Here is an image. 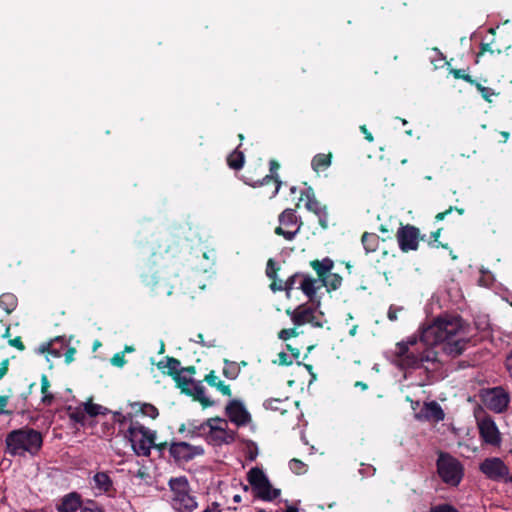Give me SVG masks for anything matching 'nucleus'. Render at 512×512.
<instances>
[{"mask_svg": "<svg viewBox=\"0 0 512 512\" xmlns=\"http://www.w3.org/2000/svg\"><path fill=\"white\" fill-rule=\"evenodd\" d=\"M462 328L460 317H439L432 324L423 328L419 340L410 337L406 342L396 344L395 356L401 368H420L424 363L438 362L436 346L442 351L457 357L463 353L468 340L457 337Z\"/></svg>", "mask_w": 512, "mask_h": 512, "instance_id": "f257e3e1", "label": "nucleus"}, {"mask_svg": "<svg viewBox=\"0 0 512 512\" xmlns=\"http://www.w3.org/2000/svg\"><path fill=\"white\" fill-rule=\"evenodd\" d=\"M181 249L178 244L164 241L158 245L156 251H153L150 257L139 268V277L142 283L150 289L155 295L170 296L173 293V285L163 280L158 271L154 268L159 265L167 267L175 262L179 257Z\"/></svg>", "mask_w": 512, "mask_h": 512, "instance_id": "f03ea898", "label": "nucleus"}, {"mask_svg": "<svg viewBox=\"0 0 512 512\" xmlns=\"http://www.w3.org/2000/svg\"><path fill=\"white\" fill-rule=\"evenodd\" d=\"M166 362L161 360L157 363L158 369L162 370L167 368L166 374L171 376L176 383V387L181 390V393L186 394L193 398V400L201 403L203 408L210 407L214 404L209 398L205 396V388L202 381H195L192 378H187L181 375V362L180 360L166 356Z\"/></svg>", "mask_w": 512, "mask_h": 512, "instance_id": "7ed1b4c3", "label": "nucleus"}, {"mask_svg": "<svg viewBox=\"0 0 512 512\" xmlns=\"http://www.w3.org/2000/svg\"><path fill=\"white\" fill-rule=\"evenodd\" d=\"M5 453L10 456H36L42 448V434L28 426L10 431L5 438Z\"/></svg>", "mask_w": 512, "mask_h": 512, "instance_id": "20e7f679", "label": "nucleus"}, {"mask_svg": "<svg viewBox=\"0 0 512 512\" xmlns=\"http://www.w3.org/2000/svg\"><path fill=\"white\" fill-rule=\"evenodd\" d=\"M436 467L440 479L451 487H457L464 477L462 463L449 453H439Z\"/></svg>", "mask_w": 512, "mask_h": 512, "instance_id": "39448f33", "label": "nucleus"}, {"mask_svg": "<svg viewBox=\"0 0 512 512\" xmlns=\"http://www.w3.org/2000/svg\"><path fill=\"white\" fill-rule=\"evenodd\" d=\"M479 471L490 481L512 483V473H510L509 467L499 457L485 458L479 464Z\"/></svg>", "mask_w": 512, "mask_h": 512, "instance_id": "423d86ee", "label": "nucleus"}, {"mask_svg": "<svg viewBox=\"0 0 512 512\" xmlns=\"http://www.w3.org/2000/svg\"><path fill=\"white\" fill-rule=\"evenodd\" d=\"M481 402L495 413H503L510 403V394L502 386L483 388L479 392Z\"/></svg>", "mask_w": 512, "mask_h": 512, "instance_id": "0eeeda50", "label": "nucleus"}, {"mask_svg": "<svg viewBox=\"0 0 512 512\" xmlns=\"http://www.w3.org/2000/svg\"><path fill=\"white\" fill-rule=\"evenodd\" d=\"M279 226L274 230V233L278 236H282L287 241H292L299 233L302 221L297 217L296 210L292 208L285 209L280 213Z\"/></svg>", "mask_w": 512, "mask_h": 512, "instance_id": "6e6552de", "label": "nucleus"}, {"mask_svg": "<svg viewBox=\"0 0 512 512\" xmlns=\"http://www.w3.org/2000/svg\"><path fill=\"white\" fill-rule=\"evenodd\" d=\"M224 421L220 417L210 418L198 426H193L192 433L205 436L207 442L213 446L221 447L224 443V428L219 423Z\"/></svg>", "mask_w": 512, "mask_h": 512, "instance_id": "1a4fd4ad", "label": "nucleus"}, {"mask_svg": "<svg viewBox=\"0 0 512 512\" xmlns=\"http://www.w3.org/2000/svg\"><path fill=\"white\" fill-rule=\"evenodd\" d=\"M396 238L401 251L405 253L416 251L419 247V241L426 240V236L420 234L419 228L411 224H401L396 233Z\"/></svg>", "mask_w": 512, "mask_h": 512, "instance_id": "9d476101", "label": "nucleus"}, {"mask_svg": "<svg viewBox=\"0 0 512 512\" xmlns=\"http://www.w3.org/2000/svg\"><path fill=\"white\" fill-rule=\"evenodd\" d=\"M479 435L483 443L491 446H500L501 434L491 416L485 415L477 419Z\"/></svg>", "mask_w": 512, "mask_h": 512, "instance_id": "9b49d317", "label": "nucleus"}, {"mask_svg": "<svg viewBox=\"0 0 512 512\" xmlns=\"http://www.w3.org/2000/svg\"><path fill=\"white\" fill-rule=\"evenodd\" d=\"M315 310L316 309L312 306L301 304L294 310L288 308L286 310V314L291 317V320L296 327H300L309 323L313 327L322 328L323 324L315 317Z\"/></svg>", "mask_w": 512, "mask_h": 512, "instance_id": "f8f14e48", "label": "nucleus"}, {"mask_svg": "<svg viewBox=\"0 0 512 512\" xmlns=\"http://www.w3.org/2000/svg\"><path fill=\"white\" fill-rule=\"evenodd\" d=\"M226 417L237 427L248 425L252 421L251 414L240 400H231L226 404Z\"/></svg>", "mask_w": 512, "mask_h": 512, "instance_id": "ddd939ff", "label": "nucleus"}, {"mask_svg": "<svg viewBox=\"0 0 512 512\" xmlns=\"http://www.w3.org/2000/svg\"><path fill=\"white\" fill-rule=\"evenodd\" d=\"M279 168H280L279 162L275 159H271L269 161L270 174H266L262 179H257V180H254L251 177H243V181L247 185H250L252 187L263 186V185L269 184L270 182H274L275 189L272 193V196H275L278 194L280 187L282 185V181L279 179V176L277 173Z\"/></svg>", "mask_w": 512, "mask_h": 512, "instance_id": "4468645a", "label": "nucleus"}, {"mask_svg": "<svg viewBox=\"0 0 512 512\" xmlns=\"http://www.w3.org/2000/svg\"><path fill=\"white\" fill-rule=\"evenodd\" d=\"M126 439L131 443L132 450L137 456L149 457L152 444L156 440V431L151 430V434L143 433Z\"/></svg>", "mask_w": 512, "mask_h": 512, "instance_id": "2eb2a0df", "label": "nucleus"}, {"mask_svg": "<svg viewBox=\"0 0 512 512\" xmlns=\"http://www.w3.org/2000/svg\"><path fill=\"white\" fill-rule=\"evenodd\" d=\"M302 195H304L306 198V209L318 217L321 227L327 228L328 214L326 206L322 205L320 201L317 200L312 188H308L305 192L302 193Z\"/></svg>", "mask_w": 512, "mask_h": 512, "instance_id": "dca6fc26", "label": "nucleus"}, {"mask_svg": "<svg viewBox=\"0 0 512 512\" xmlns=\"http://www.w3.org/2000/svg\"><path fill=\"white\" fill-rule=\"evenodd\" d=\"M170 456L175 462H188L196 455V448L186 442L172 443L169 447Z\"/></svg>", "mask_w": 512, "mask_h": 512, "instance_id": "f3484780", "label": "nucleus"}, {"mask_svg": "<svg viewBox=\"0 0 512 512\" xmlns=\"http://www.w3.org/2000/svg\"><path fill=\"white\" fill-rule=\"evenodd\" d=\"M93 488L97 489L101 494L113 497L116 493L112 478L108 472L99 471L92 478Z\"/></svg>", "mask_w": 512, "mask_h": 512, "instance_id": "a211bd4d", "label": "nucleus"}, {"mask_svg": "<svg viewBox=\"0 0 512 512\" xmlns=\"http://www.w3.org/2000/svg\"><path fill=\"white\" fill-rule=\"evenodd\" d=\"M83 504L82 497L78 492H70L64 495L56 505L58 512H76Z\"/></svg>", "mask_w": 512, "mask_h": 512, "instance_id": "6ab92c4d", "label": "nucleus"}, {"mask_svg": "<svg viewBox=\"0 0 512 512\" xmlns=\"http://www.w3.org/2000/svg\"><path fill=\"white\" fill-rule=\"evenodd\" d=\"M322 281L318 278H314L309 274L303 273L302 279L299 281V286L297 289L301 290L310 301H313L316 293L319 289H321Z\"/></svg>", "mask_w": 512, "mask_h": 512, "instance_id": "aec40b11", "label": "nucleus"}, {"mask_svg": "<svg viewBox=\"0 0 512 512\" xmlns=\"http://www.w3.org/2000/svg\"><path fill=\"white\" fill-rule=\"evenodd\" d=\"M256 497L264 501H273L280 496L281 490L273 488L269 479L253 490Z\"/></svg>", "mask_w": 512, "mask_h": 512, "instance_id": "412c9836", "label": "nucleus"}, {"mask_svg": "<svg viewBox=\"0 0 512 512\" xmlns=\"http://www.w3.org/2000/svg\"><path fill=\"white\" fill-rule=\"evenodd\" d=\"M130 407L133 410L134 416H144L149 417L151 419H156L159 416V410L156 406L150 403H142V402H131L129 403Z\"/></svg>", "mask_w": 512, "mask_h": 512, "instance_id": "4be33fe9", "label": "nucleus"}, {"mask_svg": "<svg viewBox=\"0 0 512 512\" xmlns=\"http://www.w3.org/2000/svg\"><path fill=\"white\" fill-rule=\"evenodd\" d=\"M310 266L316 272V274L318 276L317 278L319 280L323 281L326 278V276H328V274L333 269L334 262L329 257H326L322 260H318V259L312 260L310 262Z\"/></svg>", "mask_w": 512, "mask_h": 512, "instance_id": "5701e85b", "label": "nucleus"}, {"mask_svg": "<svg viewBox=\"0 0 512 512\" xmlns=\"http://www.w3.org/2000/svg\"><path fill=\"white\" fill-rule=\"evenodd\" d=\"M422 411L428 420L440 422L445 418L443 409L436 401L425 403Z\"/></svg>", "mask_w": 512, "mask_h": 512, "instance_id": "b1692460", "label": "nucleus"}, {"mask_svg": "<svg viewBox=\"0 0 512 512\" xmlns=\"http://www.w3.org/2000/svg\"><path fill=\"white\" fill-rule=\"evenodd\" d=\"M172 502L173 506L178 510L192 511L197 506L195 498L188 491L179 496H173Z\"/></svg>", "mask_w": 512, "mask_h": 512, "instance_id": "393cba45", "label": "nucleus"}, {"mask_svg": "<svg viewBox=\"0 0 512 512\" xmlns=\"http://www.w3.org/2000/svg\"><path fill=\"white\" fill-rule=\"evenodd\" d=\"M333 154L331 152L328 153H318L311 160L312 169L319 173L328 169L332 163Z\"/></svg>", "mask_w": 512, "mask_h": 512, "instance_id": "a878e982", "label": "nucleus"}, {"mask_svg": "<svg viewBox=\"0 0 512 512\" xmlns=\"http://www.w3.org/2000/svg\"><path fill=\"white\" fill-rule=\"evenodd\" d=\"M18 306V298L10 292H5L0 295V308L10 315Z\"/></svg>", "mask_w": 512, "mask_h": 512, "instance_id": "bb28decb", "label": "nucleus"}, {"mask_svg": "<svg viewBox=\"0 0 512 512\" xmlns=\"http://www.w3.org/2000/svg\"><path fill=\"white\" fill-rule=\"evenodd\" d=\"M380 238L375 233L364 232L361 237V242L366 253L375 252L378 249Z\"/></svg>", "mask_w": 512, "mask_h": 512, "instance_id": "cd10ccee", "label": "nucleus"}, {"mask_svg": "<svg viewBox=\"0 0 512 512\" xmlns=\"http://www.w3.org/2000/svg\"><path fill=\"white\" fill-rule=\"evenodd\" d=\"M245 162V156L242 151L239 150V148H236L232 153L226 157V163L227 165L234 170H239L243 167Z\"/></svg>", "mask_w": 512, "mask_h": 512, "instance_id": "c85d7f7f", "label": "nucleus"}, {"mask_svg": "<svg viewBox=\"0 0 512 512\" xmlns=\"http://www.w3.org/2000/svg\"><path fill=\"white\" fill-rule=\"evenodd\" d=\"M247 479H248L249 484L252 487V490H254L259 485H261L262 483H264L265 481L268 480V478L264 474V472L258 467H254V468L250 469V471L248 472V475H247Z\"/></svg>", "mask_w": 512, "mask_h": 512, "instance_id": "c756f323", "label": "nucleus"}, {"mask_svg": "<svg viewBox=\"0 0 512 512\" xmlns=\"http://www.w3.org/2000/svg\"><path fill=\"white\" fill-rule=\"evenodd\" d=\"M134 417H131L130 425L125 433V438L135 437L139 436L143 433H149L151 434V429L145 427L140 422L133 419Z\"/></svg>", "mask_w": 512, "mask_h": 512, "instance_id": "7c9ffc66", "label": "nucleus"}, {"mask_svg": "<svg viewBox=\"0 0 512 512\" xmlns=\"http://www.w3.org/2000/svg\"><path fill=\"white\" fill-rule=\"evenodd\" d=\"M287 402L288 398L286 400L270 398L264 401L263 406L267 410L277 411L280 412L281 414H285L287 412Z\"/></svg>", "mask_w": 512, "mask_h": 512, "instance_id": "2f4dec72", "label": "nucleus"}, {"mask_svg": "<svg viewBox=\"0 0 512 512\" xmlns=\"http://www.w3.org/2000/svg\"><path fill=\"white\" fill-rule=\"evenodd\" d=\"M50 387V381L48 379V376L46 374H42L41 376V393L42 396V403L46 406H50L54 401V395L49 392Z\"/></svg>", "mask_w": 512, "mask_h": 512, "instance_id": "473e14b6", "label": "nucleus"}, {"mask_svg": "<svg viewBox=\"0 0 512 512\" xmlns=\"http://www.w3.org/2000/svg\"><path fill=\"white\" fill-rule=\"evenodd\" d=\"M342 280L339 274L330 272L322 281V286L326 287L328 292H331L340 288Z\"/></svg>", "mask_w": 512, "mask_h": 512, "instance_id": "72a5a7b5", "label": "nucleus"}, {"mask_svg": "<svg viewBox=\"0 0 512 512\" xmlns=\"http://www.w3.org/2000/svg\"><path fill=\"white\" fill-rule=\"evenodd\" d=\"M169 484L174 496H179L189 490L188 481L184 477L171 479Z\"/></svg>", "mask_w": 512, "mask_h": 512, "instance_id": "f704fd0d", "label": "nucleus"}, {"mask_svg": "<svg viewBox=\"0 0 512 512\" xmlns=\"http://www.w3.org/2000/svg\"><path fill=\"white\" fill-rule=\"evenodd\" d=\"M67 414L73 422L81 425L85 423L86 413L84 408L69 406L67 408Z\"/></svg>", "mask_w": 512, "mask_h": 512, "instance_id": "c9c22d12", "label": "nucleus"}, {"mask_svg": "<svg viewBox=\"0 0 512 512\" xmlns=\"http://www.w3.org/2000/svg\"><path fill=\"white\" fill-rule=\"evenodd\" d=\"M84 409H85V413L87 415H89L90 417H96L101 414L105 415L108 411L107 408H105L99 404L92 403V402L84 403Z\"/></svg>", "mask_w": 512, "mask_h": 512, "instance_id": "e433bc0d", "label": "nucleus"}, {"mask_svg": "<svg viewBox=\"0 0 512 512\" xmlns=\"http://www.w3.org/2000/svg\"><path fill=\"white\" fill-rule=\"evenodd\" d=\"M449 73L453 75L455 79H461L470 85H475L477 80L473 79L472 76L465 69L449 68Z\"/></svg>", "mask_w": 512, "mask_h": 512, "instance_id": "4c0bfd02", "label": "nucleus"}, {"mask_svg": "<svg viewBox=\"0 0 512 512\" xmlns=\"http://www.w3.org/2000/svg\"><path fill=\"white\" fill-rule=\"evenodd\" d=\"M214 371H210L207 375L204 376L203 381H205L211 387H216L221 393L224 394V381L218 380Z\"/></svg>", "mask_w": 512, "mask_h": 512, "instance_id": "58836bf2", "label": "nucleus"}, {"mask_svg": "<svg viewBox=\"0 0 512 512\" xmlns=\"http://www.w3.org/2000/svg\"><path fill=\"white\" fill-rule=\"evenodd\" d=\"M290 470L296 475H302L307 472L308 466L300 459L293 458L289 461Z\"/></svg>", "mask_w": 512, "mask_h": 512, "instance_id": "ea45409f", "label": "nucleus"}, {"mask_svg": "<svg viewBox=\"0 0 512 512\" xmlns=\"http://www.w3.org/2000/svg\"><path fill=\"white\" fill-rule=\"evenodd\" d=\"M279 270L280 266L277 264V262L272 258L268 259L265 273L270 280L277 278V273Z\"/></svg>", "mask_w": 512, "mask_h": 512, "instance_id": "a19ab883", "label": "nucleus"}, {"mask_svg": "<svg viewBox=\"0 0 512 512\" xmlns=\"http://www.w3.org/2000/svg\"><path fill=\"white\" fill-rule=\"evenodd\" d=\"M477 91L481 94L482 98L491 103L492 102V96L496 95L495 91L490 87H485L478 81L474 85Z\"/></svg>", "mask_w": 512, "mask_h": 512, "instance_id": "79ce46f5", "label": "nucleus"}, {"mask_svg": "<svg viewBox=\"0 0 512 512\" xmlns=\"http://www.w3.org/2000/svg\"><path fill=\"white\" fill-rule=\"evenodd\" d=\"M240 373V365L226 359V378L235 379Z\"/></svg>", "mask_w": 512, "mask_h": 512, "instance_id": "37998d69", "label": "nucleus"}, {"mask_svg": "<svg viewBox=\"0 0 512 512\" xmlns=\"http://www.w3.org/2000/svg\"><path fill=\"white\" fill-rule=\"evenodd\" d=\"M303 273L296 272L290 277L287 278L286 284H287V295L289 296L291 290L294 288H297L299 286V281L302 279Z\"/></svg>", "mask_w": 512, "mask_h": 512, "instance_id": "c03bdc74", "label": "nucleus"}, {"mask_svg": "<svg viewBox=\"0 0 512 512\" xmlns=\"http://www.w3.org/2000/svg\"><path fill=\"white\" fill-rule=\"evenodd\" d=\"M442 228H438L436 231H433L431 233L430 239L428 240V245L432 248H448L447 244H443L440 241H438L440 234H441Z\"/></svg>", "mask_w": 512, "mask_h": 512, "instance_id": "a18cd8bd", "label": "nucleus"}, {"mask_svg": "<svg viewBox=\"0 0 512 512\" xmlns=\"http://www.w3.org/2000/svg\"><path fill=\"white\" fill-rule=\"evenodd\" d=\"M80 512H105V510L96 501L87 500L84 505L82 504Z\"/></svg>", "mask_w": 512, "mask_h": 512, "instance_id": "49530a36", "label": "nucleus"}, {"mask_svg": "<svg viewBox=\"0 0 512 512\" xmlns=\"http://www.w3.org/2000/svg\"><path fill=\"white\" fill-rule=\"evenodd\" d=\"M298 335H299V332L297 331V327L295 326L293 328H285V329L280 330L278 333V338L283 341H287L290 338L297 337Z\"/></svg>", "mask_w": 512, "mask_h": 512, "instance_id": "de8ad7c7", "label": "nucleus"}, {"mask_svg": "<svg viewBox=\"0 0 512 512\" xmlns=\"http://www.w3.org/2000/svg\"><path fill=\"white\" fill-rule=\"evenodd\" d=\"M269 288L273 291V292H280V291H285L287 293V284H286V280L283 281L281 279H279L278 277L276 279H273L271 280V283L269 285Z\"/></svg>", "mask_w": 512, "mask_h": 512, "instance_id": "09e8293b", "label": "nucleus"}, {"mask_svg": "<svg viewBox=\"0 0 512 512\" xmlns=\"http://www.w3.org/2000/svg\"><path fill=\"white\" fill-rule=\"evenodd\" d=\"M273 363L279 366H290L293 364V360L286 352L281 351L278 353V359L274 360Z\"/></svg>", "mask_w": 512, "mask_h": 512, "instance_id": "8fccbe9b", "label": "nucleus"}, {"mask_svg": "<svg viewBox=\"0 0 512 512\" xmlns=\"http://www.w3.org/2000/svg\"><path fill=\"white\" fill-rule=\"evenodd\" d=\"M131 417H135L133 412L127 413L125 415H123L120 412L113 413V421L117 422L120 425H124L126 422H129L131 420Z\"/></svg>", "mask_w": 512, "mask_h": 512, "instance_id": "3c124183", "label": "nucleus"}, {"mask_svg": "<svg viewBox=\"0 0 512 512\" xmlns=\"http://www.w3.org/2000/svg\"><path fill=\"white\" fill-rule=\"evenodd\" d=\"M453 210L457 211L460 215H462L464 213V209L463 208H458V207H452L450 206L448 209H446L445 211L443 212H439L436 214L435 216V220L437 222L439 221H442L445 219V217L450 214Z\"/></svg>", "mask_w": 512, "mask_h": 512, "instance_id": "603ef678", "label": "nucleus"}, {"mask_svg": "<svg viewBox=\"0 0 512 512\" xmlns=\"http://www.w3.org/2000/svg\"><path fill=\"white\" fill-rule=\"evenodd\" d=\"M111 364L116 367H123L126 364L124 352H118L111 358Z\"/></svg>", "mask_w": 512, "mask_h": 512, "instance_id": "864d4df0", "label": "nucleus"}, {"mask_svg": "<svg viewBox=\"0 0 512 512\" xmlns=\"http://www.w3.org/2000/svg\"><path fill=\"white\" fill-rule=\"evenodd\" d=\"M286 349L291 353L292 360H296V364L298 366L302 365L301 361H298L300 357V350L296 347H293L291 344H286Z\"/></svg>", "mask_w": 512, "mask_h": 512, "instance_id": "5fc2aeb1", "label": "nucleus"}, {"mask_svg": "<svg viewBox=\"0 0 512 512\" xmlns=\"http://www.w3.org/2000/svg\"><path fill=\"white\" fill-rule=\"evenodd\" d=\"M8 344L16 349L23 351L25 350V345L20 336H17L13 339H9Z\"/></svg>", "mask_w": 512, "mask_h": 512, "instance_id": "6e6d98bb", "label": "nucleus"}, {"mask_svg": "<svg viewBox=\"0 0 512 512\" xmlns=\"http://www.w3.org/2000/svg\"><path fill=\"white\" fill-rule=\"evenodd\" d=\"M430 512H458L454 507L449 504H442L431 508Z\"/></svg>", "mask_w": 512, "mask_h": 512, "instance_id": "4d7b16f0", "label": "nucleus"}, {"mask_svg": "<svg viewBox=\"0 0 512 512\" xmlns=\"http://www.w3.org/2000/svg\"><path fill=\"white\" fill-rule=\"evenodd\" d=\"M486 52L490 53V54H494L495 53V50H493L491 48V44L490 43H481L480 44V50L477 54V58L483 56Z\"/></svg>", "mask_w": 512, "mask_h": 512, "instance_id": "13d9d810", "label": "nucleus"}, {"mask_svg": "<svg viewBox=\"0 0 512 512\" xmlns=\"http://www.w3.org/2000/svg\"><path fill=\"white\" fill-rule=\"evenodd\" d=\"M75 353L76 349L74 347L67 348L66 352L64 353L66 364H70L74 360Z\"/></svg>", "mask_w": 512, "mask_h": 512, "instance_id": "bf43d9fd", "label": "nucleus"}, {"mask_svg": "<svg viewBox=\"0 0 512 512\" xmlns=\"http://www.w3.org/2000/svg\"><path fill=\"white\" fill-rule=\"evenodd\" d=\"M9 368V359L6 358L0 363V380L7 374Z\"/></svg>", "mask_w": 512, "mask_h": 512, "instance_id": "052dcab7", "label": "nucleus"}, {"mask_svg": "<svg viewBox=\"0 0 512 512\" xmlns=\"http://www.w3.org/2000/svg\"><path fill=\"white\" fill-rule=\"evenodd\" d=\"M40 351L42 353L48 352L50 354H53L55 357H59L60 356V353L58 351H55V350H53L51 348V343H47V344L42 345Z\"/></svg>", "mask_w": 512, "mask_h": 512, "instance_id": "680f3d73", "label": "nucleus"}, {"mask_svg": "<svg viewBox=\"0 0 512 512\" xmlns=\"http://www.w3.org/2000/svg\"><path fill=\"white\" fill-rule=\"evenodd\" d=\"M360 130L364 134V137L367 141L372 142L374 140L373 135L368 131L366 125H361Z\"/></svg>", "mask_w": 512, "mask_h": 512, "instance_id": "e2e57ef3", "label": "nucleus"}, {"mask_svg": "<svg viewBox=\"0 0 512 512\" xmlns=\"http://www.w3.org/2000/svg\"><path fill=\"white\" fill-rule=\"evenodd\" d=\"M8 399L9 397L7 395H2L0 396V413H8L7 411H5V407L8 403Z\"/></svg>", "mask_w": 512, "mask_h": 512, "instance_id": "0e129e2a", "label": "nucleus"}, {"mask_svg": "<svg viewBox=\"0 0 512 512\" xmlns=\"http://www.w3.org/2000/svg\"><path fill=\"white\" fill-rule=\"evenodd\" d=\"M167 446V442L156 443V440L154 441V444H152V447L157 449L161 454L166 450Z\"/></svg>", "mask_w": 512, "mask_h": 512, "instance_id": "69168bd1", "label": "nucleus"}, {"mask_svg": "<svg viewBox=\"0 0 512 512\" xmlns=\"http://www.w3.org/2000/svg\"><path fill=\"white\" fill-rule=\"evenodd\" d=\"M234 439H235V431L230 430L229 428L226 427V444L234 441Z\"/></svg>", "mask_w": 512, "mask_h": 512, "instance_id": "338daca9", "label": "nucleus"}, {"mask_svg": "<svg viewBox=\"0 0 512 512\" xmlns=\"http://www.w3.org/2000/svg\"><path fill=\"white\" fill-rule=\"evenodd\" d=\"M506 368L509 372V375L512 377V352L506 359Z\"/></svg>", "mask_w": 512, "mask_h": 512, "instance_id": "774afa93", "label": "nucleus"}]
</instances>
